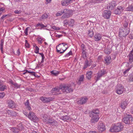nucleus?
<instances>
[{
    "mask_svg": "<svg viewBox=\"0 0 133 133\" xmlns=\"http://www.w3.org/2000/svg\"><path fill=\"white\" fill-rule=\"evenodd\" d=\"M60 89H61L64 93H66L72 92L73 90L71 85L69 84L61 85L59 88H53L51 90V92H53L54 91L57 92L59 91Z\"/></svg>",
    "mask_w": 133,
    "mask_h": 133,
    "instance_id": "f257e3e1",
    "label": "nucleus"
},
{
    "mask_svg": "<svg viewBox=\"0 0 133 133\" xmlns=\"http://www.w3.org/2000/svg\"><path fill=\"white\" fill-rule=\"evenodd\" d=\"M89 115L91 117V121L92 122H97L99 119V111L98 109L93 110L89 113Z\"/></svg>",
    "mask_w": 133,
    "mask_h": 133,
    "instance_id": "f03ea898",
    "label": "nucleus"
},
{
    "mask_svg": "<svg viewBox=\"0 0 133 133\" xmlns=\"http://www.w3.org/2000/svg\"><path fill=\"white\" fill-rule=\"evenodd\" d=\"M123 127V125L120 123H118L112 125L110 129V131L112 132H118L122 130Z\"/></svg>",
    "mask_w": 133,
    "mask_h": 133,
    "instance_id": "7ed1b4c3",
    "label": "nucleus"
},
{
    "mask_svg": "<svg viewBox=\"0 0 133 133\" xmlns=\"http://www.w3.org/2000/svg\"><path fill=\"white\" fill-rule=\"evenodd\" d=\"M129 29L128 28L120 29L119 31V36L122 37L127 35L129 33Z\"/></svg>",
    "mask_w": 133,
    "mask_h": 133,
    "instance_id": "20e7f679",
    "label": "nucleus"
},
{
    "mask_svg": "<svg viewBox=\"0 0 133 133\" xmlns=\"http://www.w3.org/2000/svg\"><path fill=\"white\" fill-rule=\"evenodd\" d=\"M72 12L71 10L68 9H65L63 10L64 14L62 16L61 18L64 19L65 18H68L70 17L71 15V13Z\"/></svg>",
    "mask_w": 133,
    "mask_h": 133,
    "instance_id": "39448f33",
    "label": "nucleus"
},
{
    "mask_svg": "<svg viewBox=\"0 0 133 133\" xmlns=\"http://www.w3.org/2000/svg\"><path fill=\"white\" fill-rule=\"evenodd\" d=\"M28 118L34 122H36L38 120V118L35 114L32 112L30 111L28 116Z\"/></svg>",
    "mask_w": 133,
    "mask_h": 133,
    "instance_id": "423d86ee",
    "label": "nucleus"
},
{
    "mask_svg": "<svg viewBox=\"0 0 133 133\" xmlns=\"http://www.w3.org/2000/svg\"><path fill=\"white\" fill-rule=\"evenodd\" d=\"M132 116L128 114L125 117L123 118V121L126 124H129L132 122Z\"/></svg>",
    "mask_w": 133,
    "mask_h": 133,
    "instance_id": "0eeeda50",
    "label": "nucleus"
},
{
    "mask_svg": "<svg viewBox=\"0 0 133 133\" xmlns=\"http://www.w3.org/2000/svg\"><path fill=\"white\" fill-rule=\"evenodd\" d=\"M125 90V89L121 85H119L117 86L116 91V93L119 95L121 94Z\"/></svg>",
    "mask_w": 133,
    "mask_h": 133,
    "instance_id": "6e6552de",
    "label": "nucleus"
},
{
    "mask_svg": "<svg viewBox=\"0 0 133 133\" xmlns=\"http://www.w3.org/2000/svg\"><path fill=\"white\" fill-rule=\"evenodd\" d=\"M111 14V12L110 11L107 10H105L103 13V17L106 19H109L110 17Z\"/></svg>",
    "mask_w": 133,
    "mask_h": 133,
    "instance_id": "1a4fd4ad",
    "label": "nucleus"
},
{
    "mask_svg": "<svg viewBox=\"0 0 133 133\" xmlns=\"http://www.w3.org/2000/svg\"><path fill=\"white\" fill-rule=\"evenodd\" d=\"M61 45V44H59L56 47V49L57 51L58 52H59L61 54L63 53L68 48V47H66L65 49L64 50L62 48V46H61L60 45Z\"/></svg>",
    "mask_w": 133,
    "mask_h": 133,
    "instance_id": "9d476101",
    "label": "nucleus"
},
{
    "mask_svg": "<svg viewBox=\"0 0 133 133\" xmlns=\"http://www.w3.org/2000/svg\"><path fill=\"white\" fill-rule=\"evenodd\" d=\"M40 99L44 103L49 102L53 100V99L51 97L46 98L44 97H40Z\"/></svg>",
    "mask_w": 133,
    "mask_h": 133,
    "instance_id": "9b49d317",
    "label": "nucleus"
},
{
    "mask_svg": "<svg viewBox=\"0 0 133 133\" xmlns=\"http://www.w3.org/2000/svg\"><path fill=\"white\" fill-rule=\"evenodd\" d=\"M124 8L121 6H119L114 11V13L116 14H119L123 11Z\"/></svg>",
    "mask_w": 133,
    "mask_h": 133,
    "instance_id": "f8f14e48",
    "label": "nucleus"
},
{
    "mask_svg": "<svg viewBox=\"0 0 133 133\" xmlns=\"http://www.w3.org/2000/svg\"><path fill=\"white\" fill-rule=\"evenodd\" d=\"M116 5V4L115 2L114 1H113L111 3L109 4L107 7L110 10H111Z\"/></svg>",
    "mask_w": 133,
    "mask_h": 133,
    "instance_id": "ddd939ff",
    "label": "nucleus"
},
{
    "mask_svg": "<svg viewBox=\"0 0 133 133\" xmlns=\"http://www.w3.org/2000/svg\"><path fill=\"white\" fill-rule=\"evenodd\" d=\"M72 1V0H63L61 2V4L63 6H66Z\"/></svg>",
    "mask_w": 133,
    "mask_h": 133,
    "instance_id": "4468645a",
    "label": "nucleus"
},
{
    "mask_svg": "<svg viewBox=\"0 0 133 133\" xmlns=\"http://www.w3.org/2000/svg\"><path fill=\"white\" fill-rule=\"evenodd\" d=\"M87 100V98L86 97L82 98L77 102V103L78 104H83L86 102Z\"/></svg>",
    "mask_w": 133,
    "mask_h": 133,
    "instance_id": "2eb2a0df",
    "label": "nucleus"
},
{
    "mask_svg": "<svg viewBox=\"0 0 133 133\" xmlns=\"http://www.w3.org/2000/svg\"><path fill=\"white\" fill-rule=\"evenodd\" d=\"M128 104V103L127 101H123L121 103L120 105V107L122 109H124L127 107Z\"/></svg>",
    "mask_w": 133,
    "mask_h": 133,
    "instance_id": "dca6fc26",
    "label": "nucleus"
},
{
    "mask_svg": "<svg viewBox=\"0 0 133 133\" xmlns=\"http://www.w3.org/2000/svg\"><path fill=\"white\" fill-rule=\"evenodd\" d=\"M43 119L44 122H47L48 123V121L50 120L49 117L46 115H44L43 116Z\"/></svg>",
    "mask_w": 133,
    "mask_h": 133,
    "instance_id": "f3484780",
    "label": "nucleus"
},
{
    "mask_svg": "<svg viewBox=\"0 0 133 133\" xmlns=\"http://www.w3.org/2000/svg\"><path fill=\"white\" fill-rule=\"evenodd\" d=\"M10 130L11 132L13 133H18L19 131L18 128H10Z\"/></svg>",
    "mask_w": 133,
    "mask_h": 133,
    "instance_id": "a211bd4d",
    "label": "nucleus"
},
{
    "mask_svg": "<svg viewBox=\"0 0 133 133\" xmlns=\"http://www.w3.org/2000/svg\"><path fill=\"white\" fill-rule=\"evenodd\" d=\"M7 102L10 108H12L15 107L14 103L12 100H8L7 101Z\"/></svg>",
    "mask_w": 133,
    "mask_h": 133,
    "instance_id": "6ab92c4d",
    "label": "nucleus"
},
{
    "mask_svg": "<svg viewBox=\"0 0 133 133\" xmlns=\"http://www.w3.org/2000/svg\"><path fill=\"white\" fill-rule=\"evenodd\" d=\"M25 105L26 109L28 110H30L31 109L29 100H27L26 102L25 103Z\"/></svg>",
    "mask_w": 133,
    "mask_h": 133,
    "instance_id": "aec40b11",
    "label": "nucleus"
},
{
    "mask_svg": "<svg viewBox=\"0 0 133 133\" xmlns=\"http://www.w3.org/2000/svg\"><path fill=\"white\" fill-rule=\"evenodd\" d=\"M129 63H127L128 64L129 63H131L133 61V54L130 53L129 55Z\"/></svg>",
    "mask_w": 133,
    "mask_h": 133,
    "instance_id": "412c9836",
    "label": "nucleus"
},
{
    "mask_svg": "<svg viewBox=\"0 0 133 133\" xmlns=\"http://www.w3.org/2000/svg\"><path fill=\"white\" fill-rule=\"evenodd\" d=\"M48 123L52 125H57V122L56 121L53 120H49L48 121Z\"/></svg>",
    "mask_w": 133,
    "mask_h": 133,
    "instance_id": "4be33fe9",
    "label": "nucleus"
},
{
    "mask_svg": "<svg viewBox=\"0 0 133 133\" xmlns=\"http://www.w3.org/2000/svg\"><path fill=\"white\" fill-rule=\"evenodd\" d=\"M111 58L110 56L106 57L105 58V63L108 64L111 62Z\"/></svg>",
    "mask_w": 133,
    "mask_h": 133,
    "instance_id": "5701e85b",
    "label": "nucleus"
},
{
    "mask_svg": "<svg viewBox=\"0 0 133 133\" xmlns=\"http://www.w3.org/2000/svg\"><path fill=\"white\" fill-rule=\"evenodd\" d=\"M88 36L91 37H92L94 35V32L92 29H90L88 30Z\"/></svg>",
    "mask_w": 133,
    "mask_h": 133,
    "instance_id": "b1692460",
    "label": "nucleus"
},
{
    "mask_svg": "<svg viewBox=\"0 0 133 133\" xmlns=\"http://www.w3.org/2000/svg\"><path fill=\"white\" fill-rule=\"evenodd\" d=\"M105 126L102 123H100V131L101 132L105 130Z\"/></svg>",
    "mask_w": 133,
    "mask_h": 133,
    "instance_id": "393cba45",
    "label": "nucleus"
},
{
    "mask_svg": "<svg viewBox=\"0 0 133 133\" xmlns=\"http://www.w3.org/2000/svg\"><path fill=\"white\" fill-rule=\"evenodd\" d=\"M126 11H133V5H131L129 6L125 9Z\"/></svg>",
    "mask_w": 133,
    "mask_h": 133,
    "instance_id": "a878e982",
    "label": "nucleus"
},
{
    "mask_svg": "<svg viewBox=\"0 0 133 133\" xmlns=\"http://www.w3.org/2000/svg\"><path fill=\"white\" fill-rule=\"evenodd\" d=\"M4 43V41L3 39H1V40L0 44V49L2 52H3V45Z\"/></svg>",
    "mask_w": 133,
    "mask_h": 133,
    "instance_id": "bb28decb",
    "label": "nucleus"
},
{
    "mask_svg": "<svg viewBox=\"0 0 133 133\" xmlns=\"http://www.w3.org/2000/svg\"><path fill=\"white\" fill-rule=\"evenodd\" d=\"M92 73L90 71L87 73L86 74V78L88 79H90L91 77V75Z\"/></svg>",
    "mask_w": 133,
    "mask_h": 133,
    "instance_id": "cd10ccee",
    "label": "nucleus"
},
{
    "mask_svg": "<svg viewBox=\"0 0 133 133\" xmlns=\"http://www.w3.org/2000/svg\"><path fill=\"white\" fill-rule=\"evenodd\" d=\"M61 118L64 121H67V120H69V117L68 116L66 115L61 117Z\"/></svg>",
    "mask_w": 133,
    "mask_h": 133,
    "instance_id": "c85d7f7f",
    "label": "nucleus"
},
{
    "mask_svg": "<svg viewBox=\"0 0 133 133\" xmlns=\"http://www.w3.org/2000/svg\"><path fill=\"white\" fill-rule=\"evenodd\" d=\"M51 73L54 75L56 76L59 74V72L56 70H53L51 71Z\"/></svg>",
    "mask_w": 133,
    "mask_h": 133,
    "instance_id": "c756f323",
    "label": "nucleus"
},
{
    "mask_svg": "<svg viewBox=\"0 0 133 133\" xmlns=\"http://www.w3.org/2000/svg\"><path fill=\"white\" fill-rule=\"evenodd\" d=\"M94 37L96 41H98L100 40V35L99 34L95 35Z\"/></svg>",
    "mask_w": 133,
    "mask_h": 133,
    "instance_id": "7c9ffc66",
    "label": "nucleus"
},
{
    "mask_svg": "<svg viewBox=\"0 0 133 133\" xmlns=\"http://www.w3.org/2000/svg\"><path fill=\"white\" fill-rule=\"evenodd\" d=\"M48 17V15L46 14H44L40 18V20L41 21H42L43 19H46Z\"/></svg>",
    "mask_w": 133,
    "mask_h": 133,
    "instance_id": "2f4dec72",
    "label": "nucleus"
},
{
    "mask_svg": "<svg viewBox=\"0 0 133 133\" xmlns=\"http://www.w3.org/2000/svg\"><path fill=\"white\" fill-rule=\"evenodd\" d=\"M6 88V87L3 85H2L1 84H0V90L3 91Z\"/></svg>",
    "mask_w": 133,
    "mask_h": 133,
    "instance_id": "473e14b6",
    "label": "nucleus"
},
{
    "mask_svg": "<svg viewBox=\"0 0 133 133\" xmlns=\"http://www.w3.org/2000/svg\"><path fill=\"white\" fill-rule=\"evenodd\" d=\"M40 26L41 28H46V25H45L42 24L40 23H38L36 24V27H38V26Z\"/></svg>",
    "mask_w": 133,
    "mask_h": 133,
    "instance_id": "72a5a7b5",
    "label": "nucleus"
},
{
    "mask_svg": "<svg viewBox=\"0 0 133 133\" xmlns=\"http://www.w3.org/2000/svg\"><path fill=\"white\" fill-rule=\"evenodd\" d=\"M10 115L11 116H15L17 115V113L14 111H12L10 112L9 113Z\"/></svg>",
    "mask_w": 133,
    "mask_h": 133,
    "instance_id": "f704fd0d",
    "label": "nucleus"
},
{
    "mask_svg": "<svg viewBox=\"0 0 133 133\" xmlns=\"http://www.w3.org/2000/svg\"><path fill=\"white\" fill-rule=\"evenodd\" d=\"M111 50L110 49H105L104 50V52L105 53L107 54H109L111 52Z\"/></svg>",
    "mask_w": 133,
    "mask_h": 133,
    "instance_id": "c9c22d12",
    "label": "nucleus"
},
{
    "mask_svg": "<svg viewBox=\"0 0 133 133\" xmlns=\"http://www.w3.org/2000/svg\"><path fill=\"white\" fill-rule=\"evenodd\" d=\"M11 83L14 85L15 87L17 88H19L20 87V85H18L16 83H15L12 81H11Z\"/></svg>",
    "mask_w": 133,
    "mask_h": 133,
    "instance_id": "e433bc0d",
    "label": "nucleus"
},
{
    "mask_svg": "<svg viewBox=\"0 0 133 133\" xmlns=\"http://www.w3.org/2000/svg\"><path fill=\"white\" fill-rule=\"evenodd\" d=\"M17 128L19 131L21 130L23 128V126L21 123H20L18 125Z\"/></svg>",
    "mask_w": 133,
    "mask_h": 133,
    "instance_id": "4c0bfd02",
    "label": "nucleus"
},
{
    "mask_svg": "<svg viewBox=\"0 0 133 133\" xmlns=\"http://www.w3.org/2000/svg\"><path fill=\"white\" fill-rule=\"evenodd\" d=\"M90 65L89 62L88 61L85 62L84 66V69L86 68Z\"/></svg>",
    "mask_w": 133,
    "mask_h": 133,
    "instance_id": "58836bf2",
    "label": "nucleus"
},
{
    "mask_svg": "<svg viewBox=\"0 0 133 133\" xmlns=\"http://www.w3.org/2000/svg\"><path fill=\"white\" fill-rule=\"evenodd\" d=\"M29 73L31 75H32L35 76V72H30V71H28L27 70H26V72H24V73H23V74H24L25 73Z\"/></svg>",
    "mask_w": 133,
    "mask_h": 133,
    "instance_id": "ea45409f",
    "label": "nucleus"
},
{
    "mask_svg": "<svg viewBox=\"0 0 133 133\" xmlns=\"http://www.w3.org/2000/svg\"><path fill=\"white\" fill-rule=\"evenodd\" d=\"M129 80L130 82L133 81V74H131L129 77Z\"/></svg>",
    "mask_w": 133,
    "mask_h": 133,
    "instance_id": "a19ab883",
    "label": "nucleus"
},
{
    "mask_svg": "<svg viewBox=\"0 0 133 133\" xmlns=\"http://www.w3.org/2000/svg\"><path fill=\"white\" fill-rule=\"evenodd\" d=\"M82 56L84 58H85V57H86V52L85 51H82Z\"/></svg>",
    "mask_w": 133,
    "mask_h": 133,
    "instance_id": "79ce46f5",
    "label": "nucleus"
},
{
    "mask_svg": "<svg viewBox=\"0 0 133 133\" xmlns=\"http://www.w3.org/2000/svg\"><path fill=\"white\" fill-rule=\"evenodd\" d=\"M63 12V10H62L60 12L57 13L56 14V16H58L61 15L62 14H63L64 13V12Z\"/></svg>",
    "mask_w": 133,
    "mask_h": 133,
    "instance_id": "37998d69",
    "label": "nucleus"
},
{
    "mask_svg": "<svg viewBox=\"0 0 133 133\" xmlns=\"http://www.w3.org/2000/svg\"><path fill=\"white\" fill-rule=\"evenodd\" d=\"M100 78V75L99 74H97V77H96L95 78V80H96V82L99 80Z\"/></svg>",
    "mask_w": 133,
    "mask_h": 133,
    "instance_id": "c03bdc74",
    "label": "nucleus"
},
{
    "mask_svg": "<svg viewBox=\"0 0 133 133\" xmlns=\"http://www.w3.org/2000/svg\"><path fill=\"white\" fill-rule=\"evenodd\" d=\"M106 73L105 71L103 69L102 70H101L100 71V76L103 75L104 74H105Z\"/></svg>",
    "mask_w": 133,
    "mask_h": 133,
    "instance_id": "a18cd8bd",
    "label": "nucleus"
},
{
    "mask_svg": "<svg viewBox=\"0 0 133 133\" xmlns=\"http://www.w3.org/2000/svg\"><path fill=\"white\" fill-rule=\"evenodd\" d=\"M39 50V48L37 46H36L35 48V53L36 54L38 53Z\"/></svg>",
    "mask_w": 133,
    "mask_h": 133,
    "instance_id": "49530a36",
    "label": "nucleus"
},
{
    "mask_svg": "<svg viewBox=\"0 0 133 133\" xmlns=\"http://www.w3.org/2000/svg\"><path fill=\"white\" fill-rule=\"evenodd\" d=\"M25 45L26 46V47L29 48L30 47V45L28 43V41L27 40H25Z\"/></svg>",
    "mask_w": 133,
    "mask_h": 133,
    "instance_id": "de8ad7c7",
    "label": "nucleus"
},
{
    "mask_svg": "<svg viewBox=\"0 0 133 133\" xmlns=\"http://www.w3.org/2000/svg\"><path fill=\"white\" fill-rule=\"evenodd\" d=\"M81 50L82 51H84L85 50V46L83 44H82L81 46Z\"/></svg>",
    "mask_w": 133,
    "mask_h": 133,
    "instance_id": "09e8293b",
    "label": "nucleus"
},
{
    "mask_svg": "<svg viewBox=\"0 0 133 133\" xmlns=\"http://www.w3.org/2000/svg\"><path fill=\"white\" fill-rule=\"evenodd\" d=\"M99 2V0H91L90 2L91 3L98 2Z\"/></svg>",
    "mask_w": 133,
    "mask_h": 133,
    "instance_id": "8fccbe9b",
    "label": "nucleus"
},
{
    "mask_svg": "<svg viewBox=\"0 0 133 133\" xmlns=\"http://www.w3.org/2000/svg\"><path fill=\"white\" fill-rule=\"evenodd\" d=\"M84 78V76L83 75H81L80 77V78L79 79V81L83 82V78Z\"/></svg>",
    "mask_w": 133,
    "mask_h": 133,
    "instance_id": "3c124183",
    "label": "nucleus"
},
{
    "mask_svg": "<svg viewBox=\"0 0 133 133\" xmlns=\"http://www.w3.org/2000/svg\"><path fill=\"white\" fill-rule=\"evenodd\" d=\"M132 65L131 66V65L129 67L128 69H127V70H126L125 71H124L123 72V73L124 74H125L127 72H128L129 70L132 67Z\"/></svg>",
    "mask_w": 133,
    "mask_h": 133,
    "instance_id": "603ef678",
    "label": "nucleus"
},
{
    "mask_svg": "<svg viewBox=\"0 0 133 133\" xmlns=\"http://www.w3.org/2000/svg\"><path fill=\"white\" fill-rule=\"evenodd\" d=\"M72 54V52L71 51H70L69 52H68V54H66L65 56V57H68L70 55H71Z\"/></svg>",
    "mask_w": 133,
    "mask_h": 133,
    "instance_id": "864d4df0",
    "label": "nucleus"
},
{
    "mask_svg": "<svg viewBox=\"0 0 133 133\" xmlns=\"http://www.w3.org/2000/svg\"><path fill=\"white\" fill-rule=\"evenodd\" d=\"M52 28L54 30H58L60 29V28L58 27H57L55 26H53L52 27Z\"/></svg>",
    "mask_w": 133,
    "mask_h": 133,
    "instance_id": "5fc2aeb1",
    "label": "nucleus"
},
{
    "mask_svg": "<svg viewBox=\"0 0 133 133\" xmlns=\"http://www.w3.org/2000/svg\"><path fill=\"white\" fill-rule=\"evenodd\" d=\"M74 23V21L73 19H71L69 25H70L72 26V24Z\"/></svg>",
    "mask_w": 133,
    "mask_h": 133,
    "instance_id": "6e6d98bb",
    "label": "nucleus"
},
{
    "mask_svg": "<svg viewBox=\"0 0 133 133\" xmlns=\"http://www.w3.org/2000/svg\"><path fill=\"white\" fill-rule=\"evenodd\" d=\"M5 96L4 93H0V98H2L3 97Z\"/></svg>",
    "mask_w": 133,
    "mask_h": 133,
    "instance_id": "4d7b16f0",
    "label": "nucleus"
},
{
    "mask_svg": "<svg viewBox=\"0 0 133 133\" xmlns=\"http://www.w3.org/2000/svg\"><path fill=\"white\" fill-rule=\"evenodd\" d=\"M29 28V27H27L26 29H25V31H24V32L25 34L26 35H28V29Z\"/></svg>",
    "mask_w": 133,
    "mask_h": 133,
    "instance_id": "13d9d810",
    "label": "nucleus"
},
{
    "mask_svg": "<svg viewBox=\"0 0 133 133\" xmlns=\"http://www.w3.org/2000/svg\"><path fill=\"white\" fill-rule=\"evenodd\" d=\"M42 61L39 64H41L42 63H43V62L44 61V58H45V57H44V55H43L42 56Z\"/></svg>",
    "mask_w": 133,
    "mask_h": 133,
    "instance_id": "bf43d9fd",
    "label": "nucleus"
},
{
    "mask_svg": "<svg viewBox=\"0 0 133 133\" xmlns=\"http://www.w3.org/2000/svg\"><path fill=\"white\" fill-rule=\"evenodd\" d=\"M128 25V23L127 22H125L123 24V26L125 28H127V26Z\"/></svg>",
    "mask_w": 133,
    "mask_h": 133,
    "instance_id": "052dcab7",
    "label": "nucleus"
},
{
    "mask_svg": "<svg viewBox=\"0 0 133 133\" xmlns=\"http://www.w3.org/2000/svg\"><path fill=\"white\" fill-rule=\"evenodd\" d=\"M21 12V11L20 10L18 11V10H16L14 11V12L15 13L17 14H19Z\"/></svg>",
    "mask_w": 133,
    "mask_h": 133,
    "instance_id": "680f3d73",
    "label": "nucleus"
},
{
    "mask_svg": "<svg viewBox=\"0 0 133 133\" xmlns=\"http://www.w3.org/2000/svg\"><path fill=\"white\" fill-rule=\"evenodd\" d=\"M7 15H4L1 18V19H3L5 17L7 16Z\"/></svg>",
    "mask_w": 133,
    "mask_h": 133,
    "instance_id": "e2e57ef3",
    "label": "nucleus"
},
{
    "mask_svg": "<svg viewBox=\"0 0 133 133\" xmlns=\"http://www.w3.org/2000/svg\"><path fill=\"white\" fill-rule=\"evenodd\" d=\"M42 39L41 38H39L38 40V42H39V43L40 44H41L42 43Z\"/></svg>",
    "mask_w": 133,
    "mask_h": 133,
    "instance_id": "0e129e2a",
    "label": "nucleus"
},
{
    "mask_svg": "<svg viewBox=\"0 0 133 133\" xmlns=\"http://www.w3.org/2000/svg\"><path fill=\"white\" fill-rule=\"evenodd\" d=\"M23 113L25 115H26V116H28V112H26V111H24Z\"/></svg>",
    "mask_w": 133,
    "mask_h": 133,
    "instance_id": "69168bd1",
    "label": "nucleus"
},
{
    "mask_svg": "<svg viewBox=\"0 0 133 133\" xmlns=\"http://www.w3.org/2000/svg\"><path fill=\"white\" fill-rule=\"evenodd\" d=\"M4 9H3V8H0V12H1V14L2 13L3 11L4 10Z\"/></svg>",
    "mask_w": 133,
    "mask_h": 133,
    "instance_id": "338daca9",
    "label": "nucleus"
},
{
    "mask_svg": "<svg viewBox=\"0 0 133 133\" xmlns=\"http://www.w3.org/2000/svg\"><path fill=\"white\" fill-rule=\"evenodd\" d=\"M131 112L132 114H133V106H132L131 108Z\"/></svg>",
    "mask_w": 133,
    "mask_h": 133,
    "instance_id": "774afa93",
    "label": "nucleus"
}]
</instances>
